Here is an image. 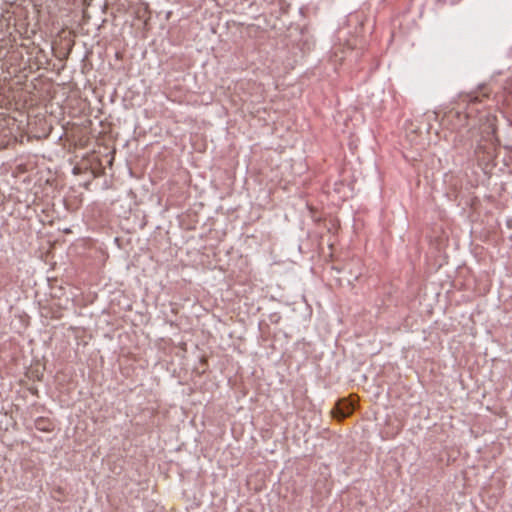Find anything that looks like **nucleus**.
<instances>
[{
	"instance_id": "f257e3e1",
	"label": "nucleus",
	"mask_w": 512,
	"mask_h": 512,
	"mask_svg": "<svg viewBox=\"0 0 512 512\" xmlns=\"http://www.w3.org/2000/svg\"><path fill=\"white\" fill-rule=\"evenodd\" d=\"M355 401L351 399H340L336 402L332 415L337 420L341 421L350 416L355 409Z\"/></svg>"
},
{
	"instance_id": "f03ea898",
	"label": "nucleus",
	"mask_w": 512,
	"mask_h": 512,
	"mask_svg": "<svg viewBox=\"0 0 512 512\" xmlns=\"http://www.w3.org/2000/svg\"><path fill=\"white\" fill-rule=\"evenodd\" d=\"M485 97H488L487 93H482L481 97L479 95L474 94V93H471V94L467 95L468 101L469 102H473V103L474 102H480L481 98H485Z\"/></svg>"
},
{
	"instance_id": "7ed1b4c3",
	"label": "nucleus",
	"mask_w": 512,
	"mask_h": 512,
	"mask_svg": "<svg viewBox=\"0 0 512 512\" xmlns=\"http://www.w3.org/2000/svg\"><path fill=\"white\" fill-rule=\"evenodd\" d=\"M462 117H463V124H464V123L467 121V118H468V117H467V115H466V114H464V113H463Z\"/></svg>"
}]
</instances>
